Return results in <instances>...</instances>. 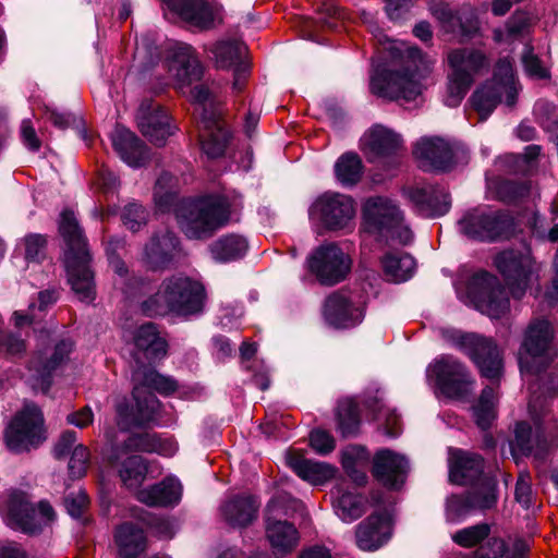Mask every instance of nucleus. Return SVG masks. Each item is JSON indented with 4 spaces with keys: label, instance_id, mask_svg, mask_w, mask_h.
<instances>
[{
    "label": "nucleus",
    "instance_id": "f257e3e1",
    "mask_svg": "<svg viewBox=\"0 0 558 558\" xmlns=\"http://www.w3.org/2000/svg\"><path fill=\"white\" fill-rule=\"evenodd\" d=\"M132 383L135 409L124 402L117 404L118 425L122 429L145 425L155 420L160 402L151 390L161 395H170L178 388L173 378L159 374L149 364L133 369Z\"/></svg>",
    "mask_w": 558,
    "mask_h": 558
},
{
    "label": "nucleus",
    "instance_id": "f03ea898",
    "mask_svg": "<svg viewBox=\"0 0 558 558\" xmlns=\"http://www.w3.org/2000/svg\"><path fill=\"white\" fill-rule=\"evenodd\" d=\"M59 232L64 241V266L68 282L76 298L92 302L96 296L94 271L86 239L73 210L64 209L60 215Z\"/></svg>",
    "mask_w": 558,
    "mask_h": 558
},
{
    "label": "nucleus",
    "instance_id": "7ed1b4c3",
    "mask_svg": "<svg viewBox=\"0 0 558 558\" xmlns=\"http://www.w3.org/2000/svg\"><path fill=\"white\" fill-rule=\"evenodd\" d=\"M205 288L193 278L177 274L165 278L156 293L141 303L142 312L147 316H187L203 311Z\"/></svg>",
    "mask_w": 558,
    "mask_h": 558
},
{
    "label": "nucleus",
    "instance_id": "20e7f679",
    "mask_svg": "<svg viewBox=\"0 0 558 558\" xmlns=\"http://www.w3.org/2000/svg\"><path fill=\"white\" fill-rule=\"evenodd\" d=\"M408 64L397 71L377 72L371 77L373 94L391 100H414L423 89L434 61L423 54L418 48L408 49Z\"/></svg>",
    "mask_w": 558,
    "mask_h": 558
},
{
    "label": "nucleus",
    "instance_id": "39448f33",
    "mask_svg": "<svg viewBox=\"0 0 558 558\" xmlns=\"http://www.w3.org/2000/svg\"><path fill=\"white\" fill-rule=\"evenodd\" d=\"M230 218L228 201L222 196H205L183 203L177 219L181 231L193 240L211 236Z\"/></svg>",
    "mask_w": 558,
    "mask_h": 558
},
{
    "label": "nucleus",
    "instance_id": "423d86ee",
    "mask_svg": "<svg viewBox=\"0 0 558 558\" xmlns=\"http://www.w3.org/2000/svg\"><path fill=\"white\" fill-rule=\"evenodd\" d=\"M166 66L173 80L174 86L182 94L189 92L191 101L205 105L210 98V92L205 85L190 88L203 76V65L193 47L185 43L169 44L166 48Z\"/></svg>",
    "mask_w": 558,
    "mask_h": 558
},
{
    "label": "nucleus",
    "instance_id": "0eeeda50",
    "mask_svg": "<svg viewBox=\"0 0 558 558\" xmlns=\"http://www.w3.org/2000/svg\"><path fill=\"white\" fill-rule=\"evenodd\" d=\"M518 90L512 62L504 58L496 64L493 81L478 88L471 101L481 120H485L502 99L507 106L512 107Z\"/></svg>",
    "mask_w": 558,
    "mask_h": 558
},
{
    "label": "nucleus",
    "instance_id": "6e6552de",
    "mask_svg": "<svg viewBox=\"0 0 558 558\" xmlns=\"http://www.w3.org/2000/svg\"><path fill=\"white\" fill-rule=\"evenodd\" d=\"M363 221L371 233L397 240L403 245L412 241V231L403 223L399 208L388 198H367L363 205Z\"/></svg>",
    "mask_w": 558,
    "mask_h": 558
},
{
    "label": "nucleus",
    "instance_id": "1a4fd4ad",
    "mask_svg": "<svg viewBox=\"0 0 558 558\" xmlns=\"http://www.w3.org/2000/svg\"><path fill=\"white\" fill-rule=\"evenodd\" d=\"M3 438L7 448L15 453L38 448L46 440L40 409L35 404H26L8 424Z\"/></svg>",
    "mask_w": 558,
    "mask_h": 558
},
{
    "label": "nucleus",
    "instance_id": "9d476101",
    "mask_svg": "<svg viewBox=\"0 0 558 558\" xmlns=\"http://www.w3.org/2000/svg\"><path fill=\"white\" fill-rule=\"evenodd\" d=\"M551 340L553 328L548 320L536 319L530 324L519 356L521 373H538L557 359Z\"/></svg>",
    "mask_w": 558,
    "mask_h": 558
},
{
    "label": "nucleus",
    "instance_id": "9b49d317",
    "mask_svg": "<svg viewBox=\"0 0 558 558\" xmlns=\"http://www.w3.org/2000/svg\"><path fill=\"white\" fill-rule=\"evenodd\" d=\"M459 228L471 239L493 242L509 239L513 234L514 222L504 211L474 208L460 219Z\"/></svg>",
    "mask_w": 558,
    "mask_h": 558
},
{
    "label": "nucleus",
    "instance_id": "f8f14e48",
    "mask_svg": "<svg viewBox=\"0 0 558 558\" xmlns=\"http://www.w3.org/2000/svg\"><path fill=\"white\" fill-rule=\"evenodd\" d=\"M494 264L510 286L515 299L524 295L534 279H537L539 265L534 260L529 247L506 250L497 254Z\"/></svg>",
    "mask_w": 558,
    "mask_h": 558
},
{
    "label": "nucleus",
    "instance_id": "ddd939ff",
    "mask_svg": "<svg viewBox=\"0 0 558 558\" xmlns=\"http://www.w3.org/2000/svg\"><path fill=\"white\" fill-rule=\"evenodd\" d=\"M440 391L452 399L463 400L474 389L475 381L466 367L457 359L444 355L428 368Z\"/></svg>",
    "mask_w": 558,
    "mask_h": 558
},
{
    "label": "nucleus",
    "instance_id": "4468645a",
    "mask_svg": "<svg viewBox=\"0 0 558 558\" xmlns=\"http://www.w3.org/2000/svg\"><path fill=\"white\" fill-rule=\"evenodd\" d=\"M310 215L328 230H343L354 220V201L344 194L325 193L314 202Z\"/></svg>",
    "mask_w": 558,
    "mask_h": 558
},
{
    "label": "nucleus",
    "instance_id": "2eb2a0df",
    "mask_svg": "<svg viewBox=\"0 0 558 558\" xmlns=\"http://www.w3.org/2000/svg\"><path fill=\"white\" fill-rule=\"evenodd\" d=\"M475 307L492 318H499L509 310V299L498 278L486 271L476 274L471 282Z\"/></svg>",
    "mask_w": 558,
    "mask_h": 558
},
{
    "label": "nucleus",
    "instance_id": "dca6fc26",
    "mask_svg": "<svg viewBox=\"0 0 558 558\" xmlns=\"http://www.w3.org/2000/svg\"><path fill=\"white\" fill-rule=\"evenodd\" d=\"M209 51L217 69L233 72L232 89L241 93L250 76L245 45L239 40L223 39L213 44Z\"/></svg>",
    "mask_w": 558,
    "mask_h": 558
},
{
    "label": "nucleus",
    "instance_id": "f3484780",
    "mask_svg": "<svg viewBox=\"0 0 558 558\" xmlns=\"http://www.w3.org/2000/svg\"><path fill=\"white\" fill-rule=\"evenodd\" d=\"M457 344L477 365L481 374L489 379L499 378L502 373V356L496 343L475 333L460 335Z\"/></svg>",
    "mask_w": 558,
    "mask_h": 558
},
{
    "label": "nucleus",
    "instance_id": "a211bd4d",
    "mask_svg": "<svg viewBox=\"0 0 558 558\" xmlns=\"http://www.w3.org/2000/svg\"><path fill=\"white\" fill-rule=\"evenodd\" d=\"M307 267L322 284L332 286L345 278L351 260L338 246H320L307 259Z\"/></svg>",
    "mask_w": 558,
    "mask_h": 558
},
{
    "label": "nucleus",
    "instance_id": "6ab92c4d",
    "mask_svg": "<svg viewBox=\"0 0 558 558\" xmlns=\"http://www.w3.org/2000/svg\"><path fill=\"white\" fill-rule=\"evenodd\" d=\"M167 7L182 20L202 28L209 29L220 23L221 7L214 0H163Z\"/></svg>",
    "mask_w": 558,
    "mask_h": 558
},
{
    "label": "nucleus",
    "instance_id": "aec40b11",
    "mask_svg": "<svg viewBox=\"0 0 558 558\" xmlns=\"http://www.w3.org/2000/svg\"><path fill=\"white\" fill-rule=\"evenodd\" d=\"M134 448H126L125 441L112 448L109 462L118 470L119 477L129 489H137L146 478L147 464Z\"/></svg>",
    "mask_w": 558,
    "mask_h": 558
},
{
    "label": "nucleus",
    "instance_id": "412c9836",
    "mask_svg": "<svg viewBox=\"0 0 558 558\" xmlns=\"http://www.w3.org/2000/svg\"><path fill=\"white\" fill-rule=\"evenodd\" d=\"M198 129L203 151L209 158L222 156L229 142V132L220 113L203 107Z\"/></svg>",
    "mask_w": 558,
    "mask_h": 558
},
{
    "label": "nucleus",
    "instance_id": "4be33fe9",
    "mask_svg": "<svg viewBox=\"0 0 558 558\" xmlns=\"http://www.w3.org/2000/svg\"><path fill=\"white\" fill-rule=\"evenodd\" d=\"M142 134L156 145H162L173 133L167 111L154 101H143L136 116Z\"/></svg>",
    "mask_w": 558,
    "mask_h": 558
},
{
    "label": "nucleus",
    "instance_id": "5701e85b",
    "mask_svg": "<svg viewBox=\"0 0 558 558\" xmlns=\"http://www.w3.org/2000/svg\"><path fill=\"white\" fill-rule=\"evenodd\" d=\"M391 536V518L388 512H374L356 526L355 538L360 549L372 551L383 546Z\"/></svg>",
    "mask_w": 558,
    "mask_h": 558
},
{
    "label": "nucleus",
    "instance_id": "b1692460",
    "mask_svg": "<svg viewBox=\"0 0 558 558\" xmlns=\"http://www.w3.org/2000/svg\"><path fill=\"white\" fill-rule=\"evenodd\" d=\"M408 471L405 457L389 449H383L374 457L373 474L389 488H399L404 483Z\"/></svg>",
    "mask_w": 558,
    "mask_h": 558
},
{
    "label": "nucleus",
    "instance_id": "393cba45",
    "mask_svg": "<svg viewBox=\"0 0 558 558\" xmlns=\"http://www.w3.org/2000/svg\"><path fill=\"white\" fill-rule=\"evenodd\" d=\"M180 252L179 240L169 230L155 233L144 247L143 259L153 270L168 267Z\"/></svg>",
    "mask_w": 558,
    "mask_h": 558
},
{
    "label": "nucleus",
    "instance_id": "a878e982",
    "mask_svg": "<svg viewBox=\"0 0 558 558\" xmlns=\"http://www.w3.org/2000/svg\"><path fill=\"white\" fill-rule=\"evenodd\" d=\"M136 351L134 352L135 367L153 365L167 353V343L157 331L154 324L142 325L134 337Z\"/></svg>",
    "mask_w": 558,
    "mask_h": 558
},
{
    "label": "nucleus",
    "instance_id": "bb28decb",
    "mask_svg": "<svg viewBox=\"0 0 558 558\" xmlns=\"http://www.w3.org/2000/svg\"><path fill=\"white\" fill-rule=\"evenodd\" d=\"M413 154L425 169L446 170L453 162L452 146L440 137H422L416 142Z\"/></svg>",
    "mask_w": 558,
    "mask_h": 558
},
{
    "label": "nucleus",
    "instance_id": "cd10ccee",
    "mask_svg": "<svg viewBox=\"0 0 558 558\" xmlns=\"http://www.w3.org/2000/svg\"><path fill=\"white\" fill-rule=\"evenodd\" d=\"M401 147L400 135L383 125L373 126L361 138V148L369 161L397 154Z\"/></svg>",
    "mask_w": 558,
    "mask_h": 558
},
{
    "label": "nucleus",
    "instance_id": "c85d7f7f",
    "mask_svg": "<svg viewBox=\"0 0 558 558\" xmlns=\"http://www.w3.org/2000/svg\"><path fill=\"white\" fill-rule=\"evenodd\" d=\"M72 348L73 344L71 341L62 340L54 347L38 351L31 360L29 371H33L35 373L34 376L40 380L44 386L48 387V377L53 371L65 363Z\"/></svg>",
    "mask_w": 558,
    "mask_h": 558
},
{
    "label": "nucleus",
    "instance_id": "c756f323",
    "mask_svg": "<svg viewBox=\"0 0 558 558\" xmlns=\"http://www.w3.org/2000/svg\"><path fill=\"white\" fill-rule=\"evenodd\" d=\"M324 316L337 328H349L362 322L363 311L354 306L344 293L335 292L326 299Z\"/></svg>",
    "mask_w": 558,
    "mask_h": 558
},
{
    "label": "nucleus",
    "instance_id": "7c9ffc66",
    "mask_svg": "<svg viewBox=\"0 0 558 558\" xmlns=\"http://www.w3.org/2000/svg\"><path fill=\"white\" fill-rule=\"evenodd\" d=\"M410 201L417 211L425 217H438L447 214L450 208V197L444 187L428 185L414 187L408 192Z\"/></svg>",
    "mask_w": 558,
    "mask_h": 558
},
{
    "label": "nucleus",
    "instance_id": "2f4dec72",
    "mask_svg": "<svg viewBox=\"0 0 558 558\" xmlns=\"http://www.w3.org/2000/svg\"><path fill=\"white\" fill-rule=\"evenodd\" d=\"M265 535L276 556L292 551L299 544L300 534L296 527L287 520H265Z\"/></svg>",
    "mask_w": 558,
    "mask_h": 558
},
{
    "label": "nucleus",
    "instance_id": "473e14b6",
    "mask_svg": "<svg viewBox=\"0 0 558 558\" xmlns=\"http://www.w3.org/2000/svg\"><path fill=\"white\" fill-rule=\"evenodd\" d=\"M483 472V459L471 452L451 450L449 458V477L454 484H472Z\"/></svg>",
    "mask_w": 558,
    "mask_h": 558
},
{
    "label": "nucleus",
    "instance_id": "72a5a7b5",
    "mask_svg": "<svg viewBox=\"0 0 558 558\" xmlns=\"http://www.w3.org/2000/svg\"><path fill=\"white\" fill-rule=\"evenodd\" d=\"M111 141L116 151L129 166L140 167L145 163L148 157L147 148L130 130L117 126Z\"/></svg>",
    "mask_w": 558,
    "mask_h": 558
},
{
    "label": "nucleus",
    "instance_id": "f704fd0d",
    "mask_svg": "<svg viewBox=\"0 0 558 558\" xmlns=\"http://www.w3.org/2000/svg\"><path fill=\"white\" fill-rule=\"evenodd\" d=\"M258 502L252 496H233L220 507L223 520L234 527H244L257 517Z\"/></svg>",
    "mask_w": 558,
    "mask_h": 558
},
{
    "label": "nucleus",
    "instance_id": "c9c22d12",
    "mask_svg": "<svg viewBox=\"0 0 558 558\" xmlns=\"http://www.w3.org/2000/svg\"><path fill=\"white\" fill-rule=\"evenodd\" d=\"M286 460L299 477L314 485L324 484L335 475L330 464L305 459L296 452H288Z\"/></svg>",
    "mask_w": 558,
    "mask_h": 558
},
{
    "label": "nucleus",
    "instance_id": "e433bc0d",
    "mask_svg": "<svg viewBox=\"0 0 558 558\" xmlns=\"http://www.w3.org/2000/svg\"><path fill=\"white\" fill-rule=\"evenodd\" d=\"M181 495V483L173 477H168L149 488L137 490L136 498L150 507H165L178 504Z\"/></svg>",
    "mask_w": 558,
    "mask_h": 558
},
{
    "label": "nucleus",
    "instance_id": "4c0bfd02",
    "mask_svg": "<svg viewBox=\"0 0 558 558\" xmlns=\"http://www.w3.org/2000/svg\"><path fill=\"white\" fill-rule=\"evenodd\" d=\"M32 508L33 505L27 496L21 492L9 493L0 506V510L8 523L19 530H34L36 527L35 523L27 519V513Z\"/></svg>",
    "mask_w": 558,
    "mask_h": 558
},
{
    "label": "nucleus",
    "instance_id": "58836bf2",
    "mask_svg": "<svg viewBox=\"0 0 558 558\" xmlns=\"http://www.w3.org/2000/svg\"><path fill=\"white\" fill-rule=\"evenodd\" d=\"M114 542L120 556L136 558L146 549V536L137 524L125 522L119 525L114 533Z\"/></svg>",
    "mask_w": 558,
    "mask_h": 558
},
{
    "label": "nucleus",
    "instance_id": "ea45409f",
    "mask_svg": "<svg viewBox=\"0 0 558 558\" xmlns=\"http://www.w3.org/2000/svg\"><path fill=\"white\" fill-rule=\"evenodd\" d=\"M448 63L451 74H457V71L460 70V76L471 80L487 65L485 56L481 51L470 48L451 50L448 53Z\"/></svg>",
    "mask_w": 558,
    "mask_h": 558
},
{
    "label": "nucleus",
    "instance_id": "a19ab883",
    "mask_svg": "<svg viewBox=\"0 0 558 558\" xmlns=\"http://www.w3.org/2000/svg\"><path fill=\"white\" fill-rule=\"evenodd\" d=\"M384 272L388 280L402 282L412 277L415 269L414 258L403 252H389L381 258Z\"/></svg>",
    "mask_w": 558,
    "mask_h": 558
},
{
    "label": "nucleus",
    "instance_id": "79ce46f5",
    "mask_svg": "<svg viewBox=\"0 0 558 558\" xmlns=\"http://www.w3.org/2000/svg\"><path fill=\"white\" fill-rule=\"evenodd\" d=\"M335 511L344 522L359 519L365 511V499L353 492L338 487L336 490Z\"/></svg>",
    "mask_w": 558,
    "mask_h": 558
},
{
    "label": "nucleus",
    "instance_id": "37998d69",
    "mask_svg": "<svg viewBox=\"0 0 558 558\" xmlns=\"http://www.w3.org/2000/svg\"><path fill=\"white\" fill-rule=\"evenodd\" d=\"M58 296L54 291H41L38 293V304L32 302L28 305V310L26 312L15 311L12 315V320L14 326L17 328H23L25 326H29L34 323L39 322L43 318L46 310L56 303Z\"/></svg>",
    "mask_w": 558,
    "mask_h": 558
},
{
    "label": "nucleus",
    "instance_id": "c03bdc74",
    "mask_svg": "<svg viewBox=\"0 0 558 558\" xmlns=\"http://www.w3.org/2000/svg\"><path fill=\"white\" fill-rule=\"evenodd\" d=\"M498 392L492 386L485 387L478 400L472 407L473 416L477 426L488 428L497 415Z\"/></svg>",
    "mask_w": 558,
    "mask_h": 558
},
{
    "label": "nucleus",
    "instance_id": "a18cd8bd",
    "mask_svg": "<svg viewBox=\"0 0 558 558\" xmlns=\"http://www.w3.org/2000/svg\"><path fill=\"white\" fill-rule=\"evenodd\" d=\"M211 254L219 262H231L241 258L247 251L246 240L238 234L221 236L211 244Z\"/></svg>",
    "mask_w": 558,
    "mask_h": 558
},
{
    "label": "nucleus",
    "instance_id": "49530a36",
    "mask_svg": "<svg viewBox=\"0 0 558 558\" xmlns=\"http://www.w3.org/2000/svg\"><path fill=\"white\" fill-rule=\"evenodd\" d=\"M337 180L344 186L355 185L363 173L361 158L353 153L343 154L335 165Z\"/></svg>",
    "mask_w": 558,
    "mask_h": 558
},
{
    "label": "nucleus",
    "instance_id": "de8ad7c7",
    "mask_svg": "<svg viewBox=\"0 0 558 558\" xmlns=\"http://www.w3.org/2000/svg\"><path fill=\"white\" fill-rule=\"evenodd\" d=\"M527 545L523 541H515L510 549H507L501 538H492L487 546L476 551V558H527Z\"/></svg>",
    "mask_w": 558,
    "mask_h": 558
},
{
    "label": "nucleus",
    "instance_id": "09e8293b",
    "mask_svg": "<svg viewBox=\"0 0 558 558\" xmlns=\"http://www.w3.org/2000/svg\"><path fill=\"white\" fill-rule=\"evenodd\" d=\"M126 448H134L142 451H156L162 456L171 457L177 452V445L171 440H162L156 436L133 435L125 440Z\"/></svg>",
    "mask_w": 558,
    "mask_h": 558
},
{
    "label": "nucleus",
    "instance_id": "8fccbe9b",
    "mask_svg": "<svg viewBox=\"0 0 558 558\" xmlns=\"http://www.w3.org/2000/svg\"><path fill=\"white\" fill-rule=\"evenodd\" d=\"M532 17L522 11L514 12L506 24V29L495 28L493 32L496 43L509 41L529 33Z\"/></svg>",
    "mask_w": 558,
    "mask_h": 558
},
{
    "label": "nucleus",
    "instance_id": "3c124183",
    "mask_svg": "<svg viewBox=\"0 0 558 558\" xmlns=\"http://www.w3.org/2000/svg\"><path fill=\"white\" fill-rule=\"evenodd\" d=\"M497 482L492 476H484L481 485L470 492V497L474 510H486L494 507L497 502L496 494Z\"/></svg>",
    "mask_w": 558,
    "mask_h": 558
},
{
    "label": "nucleus",
    "instance_id": "603ef678",
    "mask_svg": "<svg viewBox=\"0 0 558 558\" xmlns=\"http://www.w3.org/2000/svg\"><path fill=\"white\" fill-rule=\"evenodd\" d=\"M365 460V451L357 446L348 447L342 452V466L345 473L357 484L363 485L366 482L365 473L360 469Z\"/></svg>",
    "mask_w": 558,
    "mask_h": 558
},
{
    "label": "nucleus",
    "instance_id": "864d4df0",
    "mask_svg": "<svg viewBox=\"0 0 558 558\" xmlns=\"http://www.w3.org/2000/svg\"><path fill=\"white\" fill-rule=\"evenodd\" d=\"M338 427L343 436L357 432L360 425L357 405L353 400H343L338 405Z\"/></svg>",
    "mask_w": 558,
    "mask_h": 558
},
{
    "label": "nucleus",
    "instance_id": "5fc2aeb1",
    "mask_svg": "<svg viewBox=\"0 0 558 558\" xmlns=\"http://www.w3.org/2000/svg\"><path fill=\"white\" fill-rule=\"evenodd\" d=\"M460 75V70L457 71V74L449 73L448 75L447 93L445 96V104L448 107H457L473 83V80Z\"/></svg>",
    "mask_w": 558,
    "mask_h": 558
},
{
    "label": "nucleus",
    "instance_id": "6e6d98bb",
    "mask_svg": "<svg viewBox=\"0 0 558 558\" xmlns=\"http://www.w3.org/2000/svg\"><path fill=\"white\" fill-rule=\"evenodd\" d=\"M490 526L487 523L472 525L457 531L452 535V541L461 547H473L488 537Z\"/></svg>",
    "mask_w": 558,
    "mask_h": 558
},
{
    "label": "nucleus",
    "instance_id": "4d7b16f0",
    "mask_svg": "<svg viewBox=\"0 0 558 558\" xmlns=\"http://www.w3.org/2000/svg\"><path fill=\"white\" fill-rule=\"evenodd\" d=\"M298 506L299 501L289 494L279 493L267 504L265 520H270V517H274V520H283L282 518L295 511Z\"/></svg>",
    "mask_w": 558,
    "mask_h": 558
},
{
    "label": "nucleus",
    "instance_id": "13d9d810",
    "mask_svg": "<svg viewBox=\"0 0 558 558\" xmlns=\"http://www.w3.org/2000/svg\"><path fill=\"white\" fill-rule=\"evenodd\" d=\"M521 62L525 74L534 80H545L550 77L548 68L541 61V59L534 53L533 47L525 46Z\"/></svg>",
    "mask_w": 558,
    "mask_h": 558
},
{
    "label": "nucleus",
    "instance_id": "bf43d9fd",
    "mask_svg": "<svg viewBox=\"0 0 558 558\" xmlns=\"http://www.w3.org/2000/svg\"><path fill=\"white\" fill-rule=\"evenodd\" d=\"M534 437L531 426L525 422H519L514 429V439L511 442V451L514 456H527L532 453Z\"/></svg>",
    "mask_w": 558,
    "mask_h": 558
},
{
    "label": "nucleus",
    "instance_id": "052dcab7",
    "mask_svg": "<svg viewBox=\"0 0 558 558\" xmlns=\"http://www.w3.org/2000/svg\"><path fill=\"white\" fill-rule=\"evenodd\" d=\"M530 185L514 181H499L496 185V196L505 203L515 202L530 193Z\"/></svg>",
    "mask_w": 558,
    "mask_h": 558
},
{
    "label": "nucleus",
    "instance_id": "680f3d73",
    "mask_svg": "<svg viewBox=\"0 0 558 558\" xmlns=\"http://www.w3.org/2000/svg\"><path fill=\"white\" fill-rule=\"evenodd\" d=\"M27 519L35 523L34 530H22L25 533L35 534L40 532L45 526L54 520L56 512L47 501H40L37 508L33 507L27 513Z\"/></svg>",
    "mask_w": 558,
    "mask_h": 558
},
{
    "label": "nucleus",
    "instance_id": "e2e57ef3",
    "mask_svg": "<svg viewBox=\"0 0 558 558\" xmlns=\"http://www.w3.org/2000/svg\"><path fill=\"white\" fill-rule=\"evenodd\" d=\"M174 182L175 179L170 173H162L156 182L154 197L157 206L162 210L167 209L173 201Z\"/></svg>",
    "mask_w": 558,
    "mask_h": 558
},
{
    "label": "nucleus",
    "instance_id": "0e129e2a",
    "mask_svg": "<svg viewBox=\"0 0 558 558\" xmlns=\"http://www.w3.org/2000/svg\"><path fill=\"white\" fill-rule=\"evenodd\" d=\"M89 456L88 448L83 444L74 447L69 462V472L72 477L80 478L86 474L89 465Z\"/></svg>",
    "mask_w": 558,
    "mask_h": 558
},
{
    "label": "nucleus",
    "instance_id": "69168bd1",
    "mask_svg": "<svg viewBox=\"0 0 558 558\" xmlns=\"http://www.w3.org/2000/svg\"><path fill=\"white\" fill-rule=\"evenodd\" d=\"M148 218L147 210L137 203L128 204L121 214L123 223L131 231H137L142 226L146 225Z\"/></svg>",
    "mask_w": 558,
    "mask_h": 558
},
{
    "label": "nucleus",
    "instance_id": "338daca9",
    "mask_svg": "<svg viewBox=\"0 0 558 558\" xmlns=\"http://www.w3.org/2000/svg\"><path fill=\"white\" fill-rule=\"evenodd\" d=\"M474 510L470 494L466 496H451L447 500L446 515L447 520L454 522Z\"/></svg>",
    "mask_w": 558,
    "mask_h": 558
},
{
    "label": "nucleus",
    "instance_id": "774afa93",
    "mask_svg": "<svg viewBox=\"0 0 558 558\" xmlns=\"http://www.w3.org/2000/svg\"><path fill=\"white\" fill-rule=\"evenodd\" d=\"M524 376L535 375L543 381L544 392L548 395H558V364L549 363L547 367L541 368L538 373H522Z\"/></svg>",
    "mask_w": 558,
    "mask_h": 558
}]
</instances>
